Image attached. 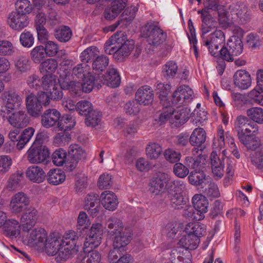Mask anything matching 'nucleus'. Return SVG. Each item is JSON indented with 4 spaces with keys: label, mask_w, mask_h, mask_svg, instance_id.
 Masks as SVG:
<instances>
[{
    "label": "nucleus",
    "mask_w": 263,
    "mask_h": 263,
    "mask_svg": "<svg viewBox=\"0 0 263 263\" xmlns=\"http://www.w3.org/2000/svg\"><path fill=\"white\" fill-rule=\"evenodd\" d=\"M170 180L169 175L160 173L153 177L149 182V191L155 195L163 193Z\"/></svg>",
    "instance_id": "f8f14e48"
},
{
    "label": "nucleus",
    "mask_w": 263,
    "mask_h": 263,
    "mask_svg": "<svg viewBox=\"0 0 263 263\" xmlns=\"http://www.w3.org/2000/svg\"><path fill=\"white\" fill-rule=\"evenodd\" d=\"M15 12L26 15L30 13L33 10V6L29 0H17L15 3Z\"/></svg>",
    "instance_id": "864d4df0"
},
{
    "label": "nucleus",
    "mask_w": 263,
    "mask_h": 263,
    "mask_svg": "<svg viewBox=\"0 0 263 263\" xmlns=\"http://www.w3.org/2000/svg\"><path fill=\"white\" fill-rule=\"evenodd\" d=\"M193 95V91L189 86H180L172 95V104L181 105L184 102H189L192 99Z\"/></svg>",
    "instance_id": "4468645a"
},
{
    "label": "nucleus",
    "mask_w": 263,
    "mask_h": 263,
    "mask_svg": "<svg viewBox=\"0 0 263 263\" xmlns=\"http://www.w3.org/2000/svg\"><path fill=\"white\" fill-rule=\"evenodd\" d=\"M76 124L74 118L70 115H64L60 118L58 127L60 130L66 132L71 130Z\"/></svg>",
    "instance_id": "79ce46f5"
},
{
    "label": "nucleus",
    "mask_w": 263,
    "mask_h": 263,
    "mask_svg": "<svg viewBox=\"0 0 263 263\" xmlns=\"http://www.w3.org/2000/svg\"><path fill=\"white\" fill-rule=\"evenodd\" d=\"M171 85L169 83L157 82L155 85V91L159 95L160 103L163 106L167 107L170 102L168 99V95L171 90Z\"/></svg>",
    "instance_id": "7c9ffc66"
},
{
    "label": "nucleus",
    "mask_w": 263,
    "mask_h": 263,
    "mask_svg": "<svg viewBox=\"0 0 263 263\" xmlns=\"http://www.w3.org/2000/svg\"><path fill=\"white\" fill-rule=\"evenodd\" d=\"M5 235L10 237H16L20 232V225L18 221L14 219L6 220L3 226Z\"/></svg>",
    "instance_id": "f704fd0d"
},
{
    "label": "nucleus",
    "mask_w": 263,
    "mask_h": 263,
    "mask_svg": "<svg viewBox=\"0 0 263 263\" xmlns=\"http://www.w3.org/2000/svg\"><path fill=\"white\" fill-rule=\"evenodd\" d=\"M199 243V239L191 234L183 236L179 240V245L185 249L194 250Z\"/></svg>",
    "instance_id": "ea45409f"
},
{
    "label": "nucleus",
    "mask_w": 263,
    "mask_h": 263,
    "mask_svg": "<svg viewBox=\"0 0 263 263\" xmlns=\"http://www.w3.org/2000/svg\"><path fill=\"white\" fill-rule=\"evenodd\" d=\"M164 107L165 109L159 117V121L161 122L168 120L171 124L177 126L183 124L189 118L190 109L187 107H178L175 110L171 104L167 107Z\"/></svg>",
    "instance_id": "f03ea898"
},
{
    "label": "nucleus",
    "mask_w": 263,
    "mask_h": 263,
    "mask_svg": "<svg viewBox=\"0 0 263 263\" xmlns=\"http://www.w3.org/2000/svg\"><path fill=\"white\" fill-rule=\"evenodd\" d=\"M58 84L57 79L55 76L46 75L43 77L41 86L43 89L48 92L52 90V88L55 87Z\"/></svg>",
    "instance_id": "e2e57ef3"
},
{
    "label": "nucleus",
    "mask_w": 263,
    "mask_h": 263,
    "mask_svg": "<svg viewBox=\"0 0 263 263\" xmlns=\"http://www.w3.org/2000/svg\"><path fill=\"white\" fill-rule=\"evenodd\" d=\"M204 193L211 199L218 198L220 193L217 185L214 182H210L205 188Z\"/></svg>",
    "instance_id": "774afa93"
},
{
    "label": "nucleus",
    "mask_w": 263,
    "mask_h": 263,
    "mask_svg": "<svg viewBox=\"0 0 263 263\" xmlns=\"http://www.w3.org/2000/svg\"><path fill=\"white\" fill-rule=\"evenodd\" d=\"M259 149L250 155L252 164L258 169L263 168V144L258 147Z\"/></svg>",
    "instance_id": "8fccbe9b"
},
{
    "label": "nucleus",
    "mask_w": 263,
    "mask_h": 263,
    "mask_svg": "<svg viewBox=\"0 0 263 263\" xmlns=\"http://www.w3.org/2000/svg\"><path fill=\"white\" fill-rule=\"evenodd\" d=\"M144 35L147 38L149 44L157 46L162 44L166 40L167 35L159 27L150 25L147 27Z\"/></svg>",
    "instance_id": "1a4fd4ad"
},
{
    "label": "nucleus",
    "mask_w": 263,
    "mask_h": 263,
    "mask_svg": "<svg viewBox=\"0 0 263 263\" xmlns=\"http://www.w3.org/2000/svg\"><path fill=\"white\" fill-rule=\"evenodd\" d=\"M8 23L12 29L21 31L28 26V17L26 15L13 11L9 15Z\"/></svg>",
    "instance_id": "a211bd4d"
},
{
    "label": "nucleus",
    "mask_w": 263,
    "mask_h": 263,
    "mask_svg": "<svg viewBox=\"0 0 263 263\" xmlns=\"http://www.w3.org/2000/svg\"><path fill=\"white\" fill-rule=\"evenodd\" d=\"M102 226L100 223L92 224L89 234L86 238L84 243V252H88L86 263H99L101 255L97 251H91V250L98 247L101 243Z\"/></svg>",
    "instance_id": "f257e3e1"
},
{
    "label": "nucleus",
    "mask_w": 263,
    "mask_h": 263,
    "mask_svg": "<svg viewBox=\"0 0 263 263\" xmlns=\"http://www.w3.org/2000/svg\"><path fill=\"white\" fill-rule=\"evenodd\" d=\"M26 106L28 113L34 118L39 117L42 114L43 106L36 98V96L30 93L26 98Z\"/></svg>",
    "instance_id": "4be33fe9"
},
{
    "label": "nucleus",
    "mask_w": 263,
    "mask_h": 263,
    "mask_svg": "<svg viewBox=\"0 0 263 263\" xmlns=\"http://www.w3.org/2000/svg\"><path fill=\"white\" fill-rule=\"evenodd\" d=\"M99 81V84H106L107 86L116 88L118 87L121 83V77L117 69L109 67L105 75L102 74Z\"/></svg>",
    "instance_id": "412c9836"
},
{
    "label": "nucleus",
    "mask_w": 263,
    "mask_h": 263,
    "mask_svg": "<svg viewBox=\"0 0 263 263\" xmlns=\"http://www.w3.org/2000/svg\"><path fill=\"white\" fill-rule=\"evenodd\" d=\"M63 242L57 252L55 260L57 262H61L67 260L71 254V251L76 247V240L78 238L76 233L73 231H69L63 236Z\"/></svg>",
    "instance_id": "39448f33"
},
{
    "label": "nucleus",
    "mask_w": 263,
    "mask_h": 263,
    "mask_svg": "<svg viewBox=\"0 0 263 263\" xmlns=\"http://www.w3.org/2000/svg\"><path fill=\"white\" fill-rule=\"evenodd\" d=\"M101 77L98 74L97 77L93 76L91 73H89L87 76L82 79V91L88 93L92 90L96 86L98 89L101 86L102 84H99Z\"/></svg>",
    "instance_id": "c756f323"
},
{
    "label": "nucleus",
    "mask_w": 263,
    "mask_h": 263,
    "mask_svg": "<svg viewBox=\"0 0 263 263\" xmlns=\"http://www.w3.org/2000/svg\"><path fill=\"white\" fill-rule=\"evenodd\" d=\"M15 52L13 44L6 40H0V55L10 56Z\"/></svg>",
    "instance_id": "13d9d810"
},
{
    "label": "nucleus",
    "mask_w": 263,
    "mask_h": 263,
    "mask_svg": "<svg viewBox=\"0 0 263 263\" xmlns=\"http://www.w3.org/2000/svg\"><path fill=\"white\" fill-rule=\"evenodd\" d=\"M47 147L44 145L32 144L27 151L26 156L31 164H39L46 162L49 157Z\"/></svg>",
    "instance_id": "423d86ee"
},
{
    "label": "nucleus",
    "mask_w": 263,
    "mask_h": 263,
    "mask_svg": "<svg viewBox=\"0 0 263 263\" xmlns=\"http://www.w3.org/2000/svg\"><path fill=\"white\" fill-rule=\"evenodd\" d=\"M201 44L206 47L211 55L214 57L220 56V46L226 42L225 35L221 30H215L210 34L201 36Z\"/></svg>",
    "instance_id": "7ed1b4c3"
},
{
    "label": "nucleus",
    "mask_w": 263,
    "mask_h": 263,
    "mask_svg": "<svg viewBox=\"0 0 263 263\" xmlns=\"http://www.w3.org/2000/svg\"><path fill=\"white\" fill-rule=\"evenodd\" d=\"M29 203L30 200L27 195L23 192H18L11 197L10 210L12 213H21L27 208Z\"/></svg>",
    "instance_id": "9b49d317"
},
{
    "label": "nucleus",
    "mask_w": 263,
    "mask_h": 263,
    "mask_svg": "<svg viewBox=\"0 0 263 263\" xmlns=\"http://www.w3.org/2000/svg\"><path fill=\"white\" fill-rule=\"evenodd\" d=\"M109 64V59L104 55L97 56L93 61L92 68L97 75L100 76L101 72L104 71Z\"/></svg>",
    "instance_id": "a19ab883"
},
{
    "label": "nucleus",
    "mask_w": 263,
    "mask_h": 263,
    "mask_svg": "<svg viewBox=\"0 0 263 263\" xmlns=\"http://www.w3.org/2000/svg\"><path fill=\"white\" fill-rule=\"evenodd\" d=\"M67 154L65 150L59 148L55 151L52 155L53 163L57 166H62L66 161Z\"/></svg>",
    "instance_id": "bf43d9fd"
},
{
    "label": "nucleus",
    "mask_w": 263,
    "mask_h": 263,
    "mask_svg": "<svg viewBox=\"0 0 263 263\" xmlns=\"http://www.w3.org/2000/svg\"><path fill=\"white\" fill-rule=\"evenodd\" d=\"M58 62L55 59L50 58L42 62L40 66L41 73L51 74L54 73L58 69Z\"/></svg>",
    "instance_id": "c03bdc74"
},
{
    "label": "nucleus",
    "mask_w": 263,
    "mask_h": 263,
    "mask_svg": "<svg viewBox=\"0 0 263 263\" xmlns=\"http://www.w3.org/2000/svg\"><path fill=\"white\" fill-rule=\"evenodd\" d=\"M30 64L29 59L25 56H20L14 61L15 67L22 73L27 72L30 69Z\"/></svg>",
    "instance_id": "5fc2aeb1"
},
{
    "label": "nucleus",
    "mask_w": 263,
    "mask_h": 263,
    "mask_svg": "<svg viewBox=\"0 0 263 263\" xmlns=\"http://www.w3.org/2000/svg\"><path fill=\"white\" fill-rule=\"evenodd\" d=\"M85 119V124L89 126L94 127L98 125L101 121V114L100 111L92 110Z\"/></svg>",
    "instance_id": "052dcab7"
},
{
    "label": "nucleus",
    "mask_w": 263,
    "mask_h": 263,
    "mask_svg": "<svg viewBox=\"0 0 263 263\" xmlns=\"http://www.w3.org/2000/svg\"><path fill=\"white\" fill-rule=\"evenodd\" d=\"M89 70V66L86 63L79 64L73 68L72 75L74 78L82 80L90 73Z\"/></svg>",
    "instance_id": "603ef678"
},
{
    "label": "nucleus",
    "mask_w": 263,
    "mask_h": 263,
    "mask_svg": "<svg viewBox=\"0 0 263 263\" xmlns=\"http://www.w3.org/2000/svg\"><path fill=\"white\" fill-rule=\"evenodd\" d=\"M98 52V49L96 47H89L81 53V60L84 63H88L97 57Z\"/></svg>",
    "instance_id": "4d7b16f0"
},
{
    "label": "nucleus",
    "mask_w": 263,
    "mask_h": 263,
    "mask_svg": "<svg viewBox=\"0 0 263 263\" xmlns=\"http://www.w3.org/2000/svg\"><path fill=\"white\" fill-rule=\"evenodd\" d=\"M237 136L239 141L248 149L255 150L260 145L255 138L243 132L238 133Z\"/></svg>",
    "instance_id": "c9c22d12"
},
{
    "label": "nucleus",
    "mask_w": 263,
    "mask_h": 263,
    "mask_svg": "<svg viewBox=\"0 0 263 263\" xmlns=\"http://www.w3.org/2000/svg\"><path fill=\"white\" fill-rule=\"evenodd\" d=\"M125 33L123 31H118L112 35L107 41L104 45V51L108 54H115L117 48V44L122 43L125 39Z\"/></svg>",
    "instance_id": "5701e85b"
},
{
    "label": "nucleus",
    "mask_w": 263,
    "mask_h": 263,
    "mask_svg": "<svg viewBox=\"0 0 263 263\" xmlns=\"http://www.w3.org/2000/svg\"><path fill=\"white\" fill-rule=\"evenodd\" d=\"M61 118L60 112L55 109L46 110L41 116V124L46 128H49L58 124Z\"/></svg>",
    "instance_id": "bb28decb"
},
{
    "label": "nucleus",
    "mask_w": 263,
    "mask_h": 263,
    "mask_svg": "<svg viewBox=\"0 0 263 263\" xmlns=\"http://www.w3.org/2000/svg\"><path fill=\"white\" fill-rule=\"evenodd\" d=\"M26 177L31 181L36 183L42 182L45 178V173L40 166L32 165L26 171Z\"/></svg>",
    "instance_id": "c85d7f7f"
},
{
    "label": "nucleus",
    "mask_w": 263,
    "mask_h": 263,
    "mask_svg": "<svg viewBox=\"0 0 263 263\" xmlns=\"http://www.w3.org/2000/svg\"><path fill=\"white\" fill-rule=\"evenodd\" d=\"M100 200L105 209L114 211L117 209L118 201L116 195L113 192L109 191L102 192Z\"/></svg>",
    "instance_id": "cd10ccee"
},
{
    "label": "nucleus",
    "mask_w": 263,
    "mask_h": 263,
    "mask_svg": "<svg viewBox=\"0 0 263 263\" xmlns=\"http://www.w3.org/2000/svg\"><path fill=\"white\" fill-rule=\"evenodd\" d=\"M232 19L241 24H245L249 19V12L247 4L243 2H238L232 8L231 11Z\"/></svg>",
    "instance_id": "aec40b11"
},
{
    "label": "nucleus",
    "mask_w": 263,
    "mask_h": 263,
    "mask_svg": "<svg viewBox=\"0 0 263 263\" xmlns=\"http://www.w3.org/2000/svg\"><path fill=\"white\" fill-rule=\"evenodd\" d=\"M35 130L32 127L25 129L20 136V140L16 144L18 149H22L25 145L29 141L34 133Z\"/></svg>",
    "instance_id": "09e8293b"
},
{
    "label": "nucleus",
    "mask_w": 263,
    "mask_h": 263,
    "mask_svg": "<svg viewBox=\"0 0 263 263\" xmlns=\"http://www.w3.org/2000/svg\"><path fill=\"white\" fill-rule=\"evenodd\" d=\"M34 38L32 33L26 30H24L20 36L21 44L24 47L30 48L34 44Z\"/></svg>",
    "instance_id": "680f3d73"
},
{
    "label": "nucleus",
    "mask_w": 263,
    "mask_h": 263,
    "mask_svg": "<svg viewBox=\"0 0 263 263\" xmlns=\"http://www.w3.org/2000/svg\"><path fill=\"white\" fill-rule=\"evenodd\" d=\"M235 85L241 89H247L251 85V76L245 70H239L235 72L233 76Z\"/></svg>",
    "instance_id": "a878e982"
},
{
    "label": "nucleus",
    "mask_w": 263,
    "mask_h": 263,
    "mask_svg": "<svg viewBox=\"0 0 263 263\" xmlns=\"http://www.w3.org/2000/svg\"><path fill=\"white\" fill-rule=\"evenodd\" d=\"M114 235L115 236L113 243L114 247L124 250V248L129 243L130 240L131 234L129 230L125 228L124 230Z\"/></svg>",
    "instance_id": "2f4dec72"
},
{
    "label": "nucleus",
    "mask_w": 263,
    "mask_h": 263,
    "mask_svg": "<svg viewBox=\"0 0 263 263\" xmlns=\"http://www.w3.org/2000/svg\"><path fill=\"white\" fill-rule=\"evenodd\" d=\"M228 144L231 149L235 148L236 145L234 139L228 133L224 134V130L219 128L217 133V137L214 139L213 146L214 148L221 149L226 144V141Z\"/></svg>",
    "instance_id": "393cba45"
},
{
    "label": "nucleus",
    "mask_w": 263,
    "mask_h": 263,
    "mask_svg": "<svg viewBox=\"0 0 263 263\" xmlns=\"http://www.w3.org/2000/svg\"><path fill=\"white\" fill-rule=\"evenodd\" d=\"M185 231L186 234L194 235L199 239L205 233V228L204 224L199 222H190L186 224Z\"/></svg>",
    "instance_id": "37998d69"
},
{
    "label": "nucleus",
    "mask_w": 263,
    "mask_h": 263,
    "mask_svg": "<svg viewBox=\"0 0 263 263\" xmlns=\"http://www.w3.org/2000/svg\"><path fill=\"white\" fill-rule=\"evenodd\" d=\"M122 42V43L117 44V48L115 58L118 61H122L126 57H128L135 47V42L133 40H126Z\"/></svg>",
    "instance_id": "b1692460"
},
{
    "label": "nucleus",
    "mask_w": 263,
    "mask_h": 263,
    "mask_svg": "<svg viewBox=\"0 0 263 263\" xmlns=\"http://www.w3.org/2000/svg\"><path fill=\"white\" fill-rule=\"evenodd\" d=\"M54 36L60 42H68L71 37L72 31L67 26H62L54 30Z\"/></svg>",
    "instance_id": "a18cd8bd"
},
{
    "label": "nucleus",
    "mask_w": 263,
    "mask_h": 263,
    "mask_svg": "<svg viewBox=\"0 0 263 263\" xmlns=\"http://www.w3.org/2000/svg\"><path fill=\"white\" fill-rule=\"evenodd\" d=\"M69 158L66 163V169L69 171L73 170L79 161L86 157L85 151L78 144H71L69 149Z\"/></svg>",
    "instance_id": "9d476101"
},
{
    "label": "nucleus",
    "mask_w": 263,
    "mask_h": 263,
    "mask_svg": "<svg viewBox=\"0 0 263 263\" xmlns=\"http://www.w3.org/2000/svg\"><path fill=\"white\" fill-rule=\"evenodd\" d=\"M243 45L241 39L237 36H232L229 39L227 43L220 50V57L223 60L232 62L234 56L240 55L243 51Z\"/></svg>",
    "instance_id": "20e7f679"
},
{
    "label": "nucleus",
    "mask_w": 263,
    "mask_h": 263,
    "mask_svg": "<svg viewBox=\"0 0 263 263\" xmlns=\"http://www.w3.org/2000/svg\"><path fill=\"white\" fill-rule=\"evenodd\" d=\"M47 179L50 184L57 185L65 181V175L60 169H52L47 173Z\"/></svg>",
    "instance_id": "4c0bfd02"
},
{
    "label": "nucleus",
    "mask_w": 263,
    "mask_h": 263,
    "mask_svg": "<svg viewBox=\"0 0 263 263\" xmlns=\"http://www.w3.org/2000/svg\"><path fill=\"white\" fill-rule=\"evenodd\" d=\"M190 183L194 185H201L205 180V175L200 170L192 171L189 177Z\"/></svg>",
    "instance_id": "6e6d98bb"
},
{
    "label": "nucleus",
    "mask_w": 263,
    "mask_h": 263,
    "mask_svg": "<svg viewBox=\"0 0 263 263\" xmlns=\"http://www.w3.org/2000/svg\"><path fill=\"white\" fill-rule=\"evenodd\" d=\"M162 152L161 146L156 142H149L146 147V155L151 160L157 159Z\"/></svg>",
    "instance_id": "49530a36"
},
{
    "label": "nucleus",
    "mask_w": 263,
    "mask_h": 263,
    "mask_svg": "<svg viewBox=\"0 0 263 263\" xmlns=\"http://www.w3.org/2000/svg\"><path fill=\"white\" fill-rule=\"evenodd\" d=\"M106 227L108 233L111 236L117 234L118 233L125 229L122 221L116 217L109 218L106 222Z\"/></svg>",
    "instance_id": "58836bf2"
},
{
    "label": "nucleus",
    "mask_w": 263,
    "mask_h": 263,
    "mask_svg": "<svg viewBox=\"0 0 263 263\" xmlns=\"http://www.w3.org/2000/svg\"><path fill=\"white\" fill-rule=\"evenodd\" d=\"M185 164L190 168L198 171L204 167L205 163V161H202V160L193 157H187L185 158Z\"/></svg>",
    "instance_id": "0e129e2a"
},
{
    "label": "nucleus",
    "mask_w": 263,
    "mask_h": 263,
    "mask_svg": "<svg viewBox=\"0 0 263 263\" xmlns=\"http://www.w3.org/2000/svg\"><path fill=\"white\" fill-rule=\"evenodd\" d=\"M46 57L47 54L42 45L35 47L30 52L31 60L36 64L40 63Z\"/></svg>",
    "instance_id": "3c124183"
},
{
    "label": "nucleus",
    "mask_w": 263,
    "mask_h": 263,
    "mask_svg": "<svg viewBox=\"0 0 263 263\" xmlns=\"http://www.w3.org/2000/svg\"><path fill=\"white\" fill-rule=\"evenodd\" d=\"M99 196L95 193H90L88 194L84 199V209L87 211H89L95 206L96 204H99Z\"/></svg>",
    "instance_id": "338daca9"
},
{
    "label": "nucleus",
    "mask_w": 263,
    "mask_h": 263,
    "mask_svg": "<svg viewBox=\"0 0 263 263\" xmlns=\"http://www.w3.org/2000/svg\"><path fill=\"white\" fill-rule=\"evenodd\" d=\"M178 70L177 64L174 61H169L162 66V74L167 80L173 79L176 77Z\"/></svg>",
    "instance_id": "e433bc0d"
},
{
    "label": "nucleus",
    "mask_w": 263,
    "mask_h": 263,
    "mask_svg": "<svg viewBox=\"0 0 263 263\" xmlns=\"http://www.w3.org/2000/svg\"><path fill=\"white\" fill-rule=\"evenodd\" d=\"M6 117L7 121L13 127L23 128L27 126L30 122V118L23 110L8 112Z\"/></svg>",
    "instance_id": "ddd939ff"
},
{
    "label": "nucleus",
    "mask_w": 263,
    "mask_h": 263,
    "mask_svg": "<svg viewBox=\"0 0 263 263\" xmlns=\"http://www.w3.org/2000/svg\"><path fill=\"white\" fill-rule=\"evenodd\" d=\"M24 211L21 218L22 230L24 232H28L36 222L38 212L33 206H29Z\"/></svg>",
    "instance_id": "2eb2a0df"
},
{
    "label": "nucleus",
    "mask_w": 263,
    "mask_h": 263,
    "mask_svg": "<svg viewBox=\"0 0 263 263\" xmlns=\"http://www.w3.org/2000/svg\"><path fill=\"white\" fill-rule=\"evenodd\" d=\"M192 203L198 215L194 218L197 220H202L204 218V214L208 212V200L202 195L196 194L192 198Z\"/></svg>",
    "instance_id": "f3484780"
},
{
    "label": "nucleus",
    "mask_w": 263,
    "mask_h": 263,
    "mask_svg": "<svg viewBox=\"0 0 263 263\" xmlns=\"http://www.w3.org/2000/svg\"><path fill=\"white\" fill-rule=\"evenodd\" d=\"M1 99L7 109V114L19 109L23 103L22 97L13 89L4 91L1 95Z\"/></svg>",
    "instance_id": "0eeeda50"
},
{
    "label": "nucleus",
    "mask_w": 263,
    "mask_h": 263,
    "mask_svg": "<svg viewBox=\"0 0 263 263\" xmlns=\"http://www.w3.org/2000/svg\"><path fill=\"white\" fill-rule=\"evenodd\" d=\"M136 101L144 106L151 104L154 99V93L151 87L144 85L138 88L136 92Z\"/></svg>",
    "instance_id": "6ab92c4d"
},
{
    "label": "nucleus",
    "mask_w": 263,
    "mask_h": 263,
    "mask_svg": "<svg viewBox=\"0 0 263 263\" xmlns=\"http://www.w3.org/2000/svg\"><path fill=\"white\" fill-rule=\"evenodd\" d=\"M58 233L50 234L44 244V251L50 256L56 255L59 248L63 245V238Z\"/></svg>",
    "instance_id": "dca6fc26"
},
{
    "label": "nucleus",
    "mask_w": 263,
    "mask_h": 263,
    "mask_svg": "<svg viewBox=\"0 0 263 263\" xmlns=\"http://www.w3.org/2000/svg\"><path fill=\"white\" fill-rule=\"evenodd\" d=\"M48 236L46 230L42 228L34 229L28 236V243L39 252H44V244Z\"/></svg>",
    "instance_id": "6e6552de"
},
{
    "label": "nucleus",
    "mask_w": 263,
    "mask_h": 263,
    "mask_svg": "<svg viewBox=\"0 0 263 263\" xmlns=\"http://www.w3.org/2000/svg\"><path fill=\"white\" fill-rule=\"evenodd\" d=\"M206 134L203 128L198 127L194 129L190 138L189 142L193 146H203L205 142Z\"/></svg>",
    "instance_id": "72a5a7b5"
},
{
    "label": "nucleus",
    "mask_w": 263,
    "mask_h": 263,
    "mask_svg": "<svg viewBox=\"0 0 263 263\" xmlns=\"http://www.w3.org/2000/svg\"><path fill=\"white\" fill-rule=\"evenodd\" d=\"M59 83L64 90H69L74 95H80L82 91V85L81 82L69 81L66 78L63 79L60 75Z\"/></svg>",
    "instance_id": "473e14b6"
},
{
    "label": "nucleus",
    "mask_w": 263,
    "mask_h": 263,
    "mask_svg": "<svg viewBox=\"0 0 263 263\" xmlns=\"http://www.w3.org/2000/svg\"><path fill=\"white\" fill-rule=\"evenodd\" d=\"M59 45L55 42L47 40L44 43L43 48L46 51L47 57H54L59 51Z\"/></svg>",
    "instance_id": "69168bd1"
},
{
    "label": "nucleus",
    "mask_w": 263,
    "mask_h": 263,
    "mask_svg": "<svg viewBox=\"0 0 263 263\" xmlns=\"http://www.w3.org/2000/svg\"><path fill=\"white\" fill-rule=\"evenodd\" d=\"M250 120L258 124H263V109L258 107H251L246 111Z\"/></svg>",
    "instance_id": "de8ad7c7"
}]
</instances>
